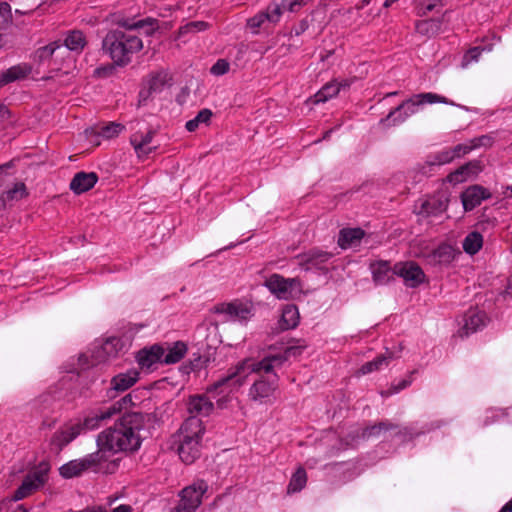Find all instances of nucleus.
<instances>
[{"instance_id": "29", "label": "nucleus", "mask_w": 512, "mask_h": 512, "mask_svg": "<svg viewBox=\"0 0 512 512\" xmlns=\"http://www.w3.org/2000/svg\"><path fill=\"white\" fill-rule=\"evenodd\" d=\"M373 280L376 284L383 285L390 281L394 272H391L389 263L386 261H377L370 266Z\"/></svg>"}, {"instance_id": "44", "label": "nucleus", "mask_w": 512, "mask_h": 512, "mask_svg": "<svg viewBox=\"0 0 512 512\" xmlns=\"http://www.w3.org/2000/svg\"><path fill=\"white\" fill-rule=\"evenodd\" d=\"M81 425H83V430H94L99 428L102 425V422L100 419H98L96 412L93 411L84 418L83 422H81Z\"/></svg>"}, {"instance_id": "46", "label": "nucleus", "mask_w": 512, "mask_h": 512, "mask_svg": "<svg viewBox=\"0 0 512 512\" xmlns=\"http://www.w3.org/2000/svg\"><path fill=\"white\" fill-rule=\"evenodd\" d=\"M468 179L469 178H468V176L465 173L463 165L461 167H459L458 169H456L455 171L451 172L447 176V181L452 183V184H459V183H462V182H464V181H466Z\"/></svg>"}, {"instance_id": "28", "label": "nucleus", "mask_w": 512, "mask_h": 512, "mask_svg": "<svg viewBox=\"0 0 512 512\" xmlns=\"http://www.w3.org/2000/svg\"><path fill=\"white\" fill-rule=\"evenodd\" d=\"M205 428L200 418L191 416L187 418L179 428V435H189L202 439Z\"/></svg>"}, {"instance_id": "40", "label": "nucleus", "mask_w": 512, "mask_h": 512, "mask_svg": "<svg viewBox=\"0 0 512 512\" xmlns=\"http://www.w3.org/2000/svg\"><path fill=\"white\" fill-rule=\"evenodd\" d=\"M212 115L213 113L210 109H202L198 112L195 118L186 122L185 127L189 132H194L199 127L200 124L208 125L210 123Z\"/></svg>"}, {"instance_id": "59", "label": "nucleus", "mask_w": 512, "mask_h": 512, "mask_svg": "<svg viewBox=\"0 0 512 512\" xmlns=\"http://www.w3.org/2000/svg\"><path fill=\"white\" fill-rule=\"evenodd\" d=\"M408 384H409V383H408L406 380H403V381L399 384V386H398V387H396V388L393 390V392H398L399 390H401V389H403V388L407 387V386H408Z\"/></svg>"}, {"instance_id": "53", "label": "nucleus", "mask_w": 512, "mask_h": 512, "mask_svg": "<svg viewBox=\"0 0 512 512\" xmlns=\"http://www.w3.org/2000/svg\"><path fill=\"white\" fill-rule=\"evenodd\" d=\"M266 20H268L267 15L265 13H260L252 18H250L247 22V25L256 32V29L259 28Z\"/></svg>"}, {"instance_id": "36", "label": "nucleus", "mask_w": 512, "mask_h": 512, "mask_svg": "<svg viewBox=\"0 0 512 512\" xmlns=\"http://www.w3.org/2000/svg\"><path fill=\"white\" fill-rule=\"evenodd\" d=\"M187 346L183 342H176L171 346L167 352L164 351L163 363L174 364L179 362L186 354Z\"/></svg>"}, {"instance_id": "52", "label": "nucleus", "mask_w": 512, "mask_h": 512, "mask_svg": "<svg viewBox=\"0 0 512 512\" xmlns=\"http://www.w3.org/2000/svg\"><path fill=\"white\" fill-rule=\"evenodd\" d=\"M230 65L224 59H219L212 67L211 73L214 75H223L229 71Z\"/></svg>"}, {"instance_id": "35", "label": "nucleus", "mask_w": 512, "mask_h": 512, "mask_svg": "<svg viewBox=\"0 0 512 512\" xmlns=\"http://www.w3.org/2000/svg\"><path fill=\"white\" fill-rule=\"evenodd\" d=\"M429 262L434 264H448L454 259V249L450 245H440L428 256Z\"/></svg>"}, {"instance_id": "22", "label": "nucleus", "mask_w": 512, "mask_h": 512, "mask_svg": "<svg viewBox=\"0 0 512 512\" xmlns=\"http://www.w3.org/2000/svg\"><path fill=\"white\" fill-rule=\"evenodd\" d=\"M126 348V343L118 337L108 338L96 352L98 361H105L109 357H115Z\"/></svg>"}, {"instance_id": "14", "label": "nucleus", "mask_w": 512, "mask_h": 512, "mask_svg": "<svg viewBox=\"0 0 512 512\" xmlns=\"http://www.w3.org/2000/svg\"><path fill=\"white\" fill-rule=\"evenodd\" d=\"M46 481V473L43 471H36L28 474L21 486L15 491L14 496L10 501H18L31 495L34 491L39 489Z\"/></svg>"}, {"instance_id": "6", "label": "nucleus", "mask_w": 512, "mask_h": 512, "mask_svg": "<svg viewBox=\"0 0 512 512\" xmlns=\"http://www.w3.org/2000/svg\"><path fill=\"white\" fill-rule=\"evenodd\" d=\"M208 484L204 480H197L185 487L180 493V501L176 507L177 512H194L202 503V496L206 493Z\"/></svg>"}, {"instance_id": "33", "label": "nucleus", "mask_w": 512, "mask_h": 512, "mask_svg": "<svg viewBox=\"0 0 512 512\" xmlns=\"http://www.w3.org/2000/svg\"><path fill=\"white\" fill-rule=\"evenodd\" d=\"M341 90V84H338L336 81H332L327 83L322 87L321 90H319L313 98H311V101L314 104L318 103H324L328 101L329 99L336 97L338 93Z\"/></svg>"}, {"instance_id": "64", "label": "nucleus", "mask_w": 512, "mask_h": 512, "mask_svg": "<svg viewBox=\"0 0 512 512\" xmlns=\"http://www.w3.org/2000/svg\"><path fill=\"white\" fill-rule=\"evenodd\" d=\"M17 512H27L23 506H19L18 509H17Z\"/></svg>"}, {"instance_id": "54", "label": "nucleus", "mask_w": 512, "mask_h": 512, "mask_svg": "<svg viewBox=\"0 0 512 512\" xmlns=\"http://www.w3.org/2000/svg\"><path fill=\"white\" fill-rule=\"evenodd\" d=\"M475 149L481 146H488L491 144V139L488 136H480L470 140Z\"/></svg>"}, {"instance_id": "4", "label": "nucleus", "mask_w": 512, "mask_h": 512, "mask_svg": "<svg viewBox=\"0 0 512 512\" xmlns=\"http://www.w3.org/2000/svg\"><path fill=\"white\" fill-rule=\"evenodd\" d=\"M446 103V99L433 93H422L416 95L414 98L403 101L399 106L390 111L386 119L382 122H388L393 118V122H403L407 117L416 113L417 106L423 103Z\"/></svg>"}, {"instance_id": "11", "label": "nucleus", "mask_w": 512, "mask_h": 512, "mask_svg": "<svg viewBox=\"0 0 512 512\" xmlns=\"http://www.w3.org/2000/svg\"><path fill=\"white\" fill-rule=\"evenodd\" d=\"M394 273L403 278L408 287L414 288L425 281L421 267L414 262L399 263L394 267Z\"/></svg>"}, {"instance_id": "60", "label": "nucleus", "mask_w": 512, "mask_h": 512, "mask_svg": "<svg viewBox=\"0 0 512 512\" xmlns=\"http://www.w3.org/2000/svg\"><path fill=\"white\" fill-rule=\"evenodd\" d=\"M397 1H398V0H385V2H384V4H383V6H384L385 8H388V7H390L393 3L397 2Z\"/></svg>"}, {"instance_id": "47", "label": "nucleus", "mask_w": 512, "mask_h": 512, "mask_svg": "<svg viewBox=\"0 0 512 512\" xmlns=\"http://www.w3.org/2000/svg\"><path fill=\"white\" fill-rule=\"evenodd\" d=\"M455 159V155L452 151V149L444 150L440 153H438L435 156L434 162H432V165H443L452 162Z\"/></svg>"}, {"instance_id": "10", "label": "nucleus", "mask_w": 512, "mask_h": 512, "mask_svg": "<svg viewBox=\"0 0 512 512\" xmlns=\"http://www.w3.org/2000/svg\"><path fill=\"white\" fill-rule=\"evenodd\" d=\"M36 58L41 64L58 65L59 62L70 59V53L59 42H52L46 46L40 47L36 51Z\"/></svg>"}, {"instance_id": "58", "label": "nucleus", "mask_w": 512, "mask_h": 512, "mask_svg": "<svg viewBox=\"0 0 512 512\" xmlns=\"http://www.w3.org/2000/svg\"><path fill=\"white\" fill-rule=\"evenodd\" d=\"M499 512H512V500L505 504Z\"/></svg>"}, {"instance_id": "7", "label": "nucleus", "mask_w": 512, "mask_h": 512, "mask_svg": "<svg viewBox=\"0 0 512 512\" xmlns=\"http://www.w3.org/2000/svg\"><path fill=\"white\" fill-rule=\"evenodd\" d=\"M278 388V378L276 374L269 377L260 376L250 387L248 397L251 401L258 404H267L274 399Z\"/></svg>"}, {"instance_id": "63", "label": "nucleus", "mask_w": 512, "mask_h": 512, "mask_svg": "<svg viewBox=\"0 0 512 512\" xmlns=\"http://www.w3.org/2000/svg\"><path fill=\"white\" fill-rule=\"evenodd\" d=\"M224 403H225V401H224V400H222V399H220V400H218V401H217V405H218L220 408H223V407H224Z\"/></svg>"}, {"instance_id": "42", "label": "nucleus", "mask_w": 512, "mask_h": 512, "mask_svg": "<svg viewBox=\"0 0 512 512\" xmlns=\"http://www.w3.org/2000/svg\"><path fill=\"white\" fill-rule=\"evenodd\" d=\"M209 23L205 22V21H192V22H189L187 24H185L184 26L180 27L179 29V34L180 35H185V34H189V33H197V32H201V31H205L209 28Z\"/></svg>"}, {"instance_id": "26", "label": "nucleus", "mask_w": 512, "mask_h": 512, "mask_svg": "<svg viewBox=\"0 0 512 512\" xmlns=\"http://www.w3.org/2000/svg\"><path fill=\"white\" fill-rule=\"evenodd\" d=\"M365 232L361 228H344L340 230L338 237V245L342 249H347L360 243Z\"/></svg>"}, {"instance_id": "15", "label": "nucleus", "mask_w": 512, "mask_h": 512, "mask_svg": "<svg viewBox=\"0 0 512 512\" xmlns=\"http://www.w3.org/2000/svg\"><path fill=\"white\" fill-rule=\"evenodd\" d=\"M170 80L169 73L164 70L151 73L146 81V87L140 92L141 101H146L151 95L161 92L170 84Z\"/></svg>"}, {"instance_id": "5", "label": "nucleus", "mask_w": 512, "mask_h": 512, "mask_svg": "<svg viewBox=\"0 0 512 512\" xmlns=\"http://www.w3.org/2000/svg\"><path fill=\"white\" fill-rule=\"evenodd\" d=\"M264 285L280 300L294 299L302 292V285L298 278H284L279 274L269 276Z\"/></svg>"}, {"instance_id": "9", "label": "nucleus", "mask_w": 512, "mask_h": 512, "mask_svg": "<svg viewBox=\"0 0 512 512\" xmlns=\"http://www.w3.org/2000/svg\"><path fill=\"white\" fill-rule=\"evenodd\" d=\"M214 311L225 315L227 320L246 321L252 316V305L241 301H233L217 305Z\"/></svg>"}, {"instance_id": "2", "label": "nucleus", "mask_w": 512, "mask_h": 512, "mask_svg": "<svg viewBox=\"0 0 512 512\" xmlns=\"http://www.w3.org/2000/svg\"><path fill=\"white\" fill-rule=\"evenodd\" d=\"M297 343V345L287 347L281 355L265 357L260 361L250 358L244 359L234 368H231L226 376L215 382L208 391L225 388L228 392H233L242 387L252 373L258 375H261V373L272 374L274 369L281 367L290 356L300 354L307 347L304 341L298 340Z\"/></svg>"}, {"instance_id": "32", "label": "nucleus", "mask_w": 512, "mask_h": 512, "mask_svg": "<svg viewBox=\"0 0 512 512\" xmlns=\"http://www.w3.org/2000/svg\"><path fill=\"white\" fill-rule=\"evenodd\" d=\"M85 46V36L78 30L71 31L65 38L63 45L67 53H69V51L80 53Z\"/></svg>"}, {"instance_id": "8", "label": "nucleus", "mask_w": 512, "mask_h": 512, "mask_svg": "<svg viewBox=\"0 0 512 512\" xmlns=\"http://www.w3.org/2000/svg\"><path fill=\"white\" fill-rule=\"evenodd\" d=\"M83 431L81 422H70L58 429L50 440V447L56 454L72 442Z\"/></svg>"}, {"instance_id": "30", "label": "nucleus", "mask_w": 512, "mask_h": 512, "mask_svg": "<svg viewBox=\"0 0 512 512\" xmlns=\"http://www.w3.org/2000/svg\"><path fill=\"white\" fill-rule=\"evenodd\" d=\"M201 444L178 442V454L180 459L186 463H193L200 456Z\"/></svg>"}, {"instance_id": "27", "label": "nucleus", "mask_w": 512, "mask_h": 512, "mask_svg": "<svg viewBox=\"0 0 512 512\" xmlns=\"http://www.w3.org/2000/svg\"><path fill=\"white\" fill-rule=\"evenodd\" d=\"M138 377V371L131 369L114 376L111 380V386L116 391H125L137 382Z\"/></svg>"}, {"instance_id": "24", "label": "nucleus", "mask_w": 512, "mask_h": 512, "mask_svg": "<svg viewBox=\"0 0 512 512\" xmlns=\"http://www.w3.org/2000/svg\"><path fill=\"white\" fill-rule=\"evenodd\" d=\"M164 349L159 345H153L149 349H142L137 354V361L141 367L150 368L157 362H163Z\"/></svg>"}, {"instance_id": "62", "label": "nucleus", "mask_w": 512, "mask_h": 512, "mask_svg": "<svg viewBox=\"0 0 512 512\" xmlns=\"http://www.w3.org/2000/svg\"><path fill=\"white\" fill-rule=\"evenodd\" d=\"M6 113L8 110L4 106H0V115L3 117Z\"/></svg>"}, {"instance_id": "38", "label": "nucleus", "mask_w": 512, "mask_h": 512, "mask_svg": "<svg viewBox=\"0 0 512 512\" xmlns=\"http://www.w3.org/2000/svg\"><path fill=\"white\" fill-rule=\"evenodd\" d=\"M307 483V474L304 468L299 467L292 475L287 487V493L292 494L302 490Z\"/></svg>"}, {"instance_id": "12", "label": "nucleus", "mask_w": 512, "mask_h": 512, "mask_svg": "<svg viewBox=\"0 0 512 512\" xmlns=\"http://www.w3.org/2000/svg\"><path fill=\"white\" fill-rule=\"evenodd\" d=\"M155 135L156 130L152 128H147L146 130H137L131 135L130 144L134 148L138 158H144L156 150L157 147L148 146L152 142Z\"/></svg>"}, {"instance_id": "25", "label": "nucleus", "mask_w": 512, "mask_h": 512, "mask_svg": "<svg viewBox=\"0 0 512 512\" xmlns=\"http://www.w3.org/2000/svg\"><path fill=\"white\" fill-rule=\"evenodd\" d=\"M31 72L27 64H19L8 68L0 74V87H3L16 80L24 79Z\"/></svg>"}, {"instance_id": "34", "label": "nucleus", "mask_w": 512, "mask_h": 512, "mask_svg": "<svg viewBox=\"0 0 512 512\" xmlns=\"http://www.w3.org/2000/svg\"><path fill=\"white\" fill-rule=\"evenodd\" d=\"M393 358V353L387 351L384 355H380L374 360L362 365V367L359 369V373L365 375L374 371H378L383 367H387Z\"/></svg>"}, {"instance_id": "1", "label": "nucleus", "mask_w": 512, "mask_h": 512, "mask_svg": "<svg viewBox=\"0 0 512 512\" xmlns=\"http://www.w3.org/2000/svg\"><path fill=\"white\" fill-rule=\"evenodd\" d=\"M146 422V415L139 412L123 415L112 427L98 434L96 452L62 465L59 469L60 475L64 478L76 477L106 461L113 454L138 450L142 442L141 432L145 429Z\"/></svg>"}, {"instance_id": "18", "label": "nucleus", "mask_w": 512, "mask_h": 512, "mask_svg": "<svg viewBox=\"0 0 512 512\" xmlns=\"http://www.w3.org/2000/svg\"><path fill=\"white\" fill-rule=\"evenodd\" d=\"M131 404L132 396L128 394L107 407H102L95 410V412L98 415V419H100V421L103 424L111 420L116 415L120 414L124 409H126Z\"/></svg>"}, {"instance_id": "51", "label": "nucleus", "mask_w": 512, "mask_h": 512, "mask_svg": "<svg viewBox=\"0 0 512 512\" xmlns=\"http://www.w3.org/2000/svg\"><path fill=\"white\" fill-rule=\"evenodd\" d=\"M464 166V170L468 178H472L477 176L482 171V166L479 161H471Z\"/></svg>"}, {"instance_id": "48", "label": "nucleus", "mask_w": 512, "mask_h": 512, "mask_svg": "<svg viewBox=\"0 0 512 512\" xmlns=\"http://www.w3.org/2000/svg\"><path fill=\"white\" fill-rule=\"evenodd\" d=\"M437 24L433 20H423L418 21L415 25V29L419 34L429 35L433 31V28L436 27Z\"/></svg>"}, {"instance_id": "43", "label": "nucleus", "mask_w": 512, "mask_h": 512, "mask_svg": "<svg viewBox=\"0 0 512 512\" xmlns=\"http://www.w3.org/2000/svg\"><path fill=\"white\" fill-rule=\"evenodd\" d=\"M12 22L11 7L7 2H0V27H6Z\"/></svg>"}, {"instance_id": "39", "label": "nucleus", "mask_w": 512, "mask_h": 512, "mask_svg": "<svg viewBox=\"0 0 512 512\" xmlns=\"http://www.w3.org/2000/svg\"><path fill=\"white\" fill-rule=\"evenodd\" d=\"M27 196L26 186L22 182L15 183L13 188L4 192L1 196V201L4 205L8 202L18 201Z\"/></svg>"}, {"instance_id": "50", "label": "nucleus", "mask_w": 512, "mask_h": 512, "mask_svg": "<svg viewBox=\"0 0 512 512\" xmlns=\"http://www.w3.org/2000/svg\"><path fill=\"white\" fill-rule=\"evenodd\" d=\"M475 149V145H472L471 141L469 140L466 143L458 144L454 148H452V151L455 155V159L459 158L461 156H464Z\"/></svg>"}, {"instance_id": "55", "label": "nucleus", "mask_w": 512, "mask_h": 512, "mask_svg": "<svg viewBox=\"0 0 512 512\" xmlns=\"http://www.w3.org/2000/svg\"><path fill=\"white\" fill-rule=\"evenodd\" d=\"M200 438H194L193 436L189 435H179L177 434V442H189V443H195V444H201Z\"/></svg>"}, {"instance_id": "49", "label": "nucleus", "mask_w": 512, "mask_h": 512, "mask_svg": "<svg viewBox=\"0 0 512 512\" xmlns=\"http://www.w3.org/2000/svg\"><path fill=\"white\" fill-rule=\"evenodd\" d=\"M282 9H284L282 6V3L281 4L274 3L270 6H268L267 11L265 13L267 15L268 20L272 21V22L278 21L281 16Z\"/></svg>"}, {"instance_id": "13", "label": "nucleus", "mask_w": 512, "mask_h": 512, "mask_svg": "<svg viewBox=\"0 0 512 512\" xmlns=\"http://www.w3.org/2000/svg\"><path fill=\"white\" fill-rule=\"evenodd\" d=\"M488 318L486 314L478 310H470L463 317V325L458 330L456 336L465 338L487 324Z\"/></svg>"}, {"instance_id": "45", "label": "nucleus", "mask_w": 512, "mask_h": 512, "mask_svg": "<svg viewBox=\"0 0 512 512\" xmlns=\"http://www.w3.org/2000/svg\"><path fill=\"white\" fill-rule=\"evenodd\" d=\"M482 52H483V49L480 47H473V48L469 49L463 56L462 67H466L472 62L478 61Z\"/></svg>"}, {"instance_id": "41", "label": "nucleus", "mask_w": 512, "mask_h": 512, "mask_svg": "<svg viewBox=\"0 0 512 512\" xmlns=\"http://www.w3.org/2000/svg\"><path fill=\"white\" fill-rule=\"evenodd\" d=\"M396 425L389 422H379L371 427H367L362 431L363 438L378 436L381 432L395 429Z\"/></svg>"}, {"instance_id": "3", "label": "nucleus", "mask_w": 512, "mask_h": 512, "mask_svg": "<svg viewBox=\"0 0 512 512\" xmlns=\"http://www.w3.org/2000/svg\"><path fill=\"white\" fill-rule=\"evenodd\" d=\"M141 29L144 30L146 35H151L158 29L156 20L151 18L139 20L127 25V31H110L103 39L102 49L109 54L115 63L119 65L127 64L130 62L132 54L143 48V42L136 34V30Z\"/></svg>"}, {"instance_id": "31", "label": "nucleus", "mask_w": 512, "mask_h": 512, "mask_svg": "<svg viewBox=\"0 0 512 512\" xmlns=\"http://www.w3.org/2000/svg\"><path fill=\"white\" fill-rule=\"evenodd\" d=\"M300 315L295 305H286L279 321L282 330L295 328L299 323Z\"/></svg>"}, {"instance_id": "56", "label": "nucleus", "mask_w": 512, "mask_h": 512, "mask_svg": "<svg viewBox=\"0 0 512 512\" xmlns=\"http://www.w3.org/2000/svg\"><path fill=\"white\" fill-rule=\"evenodd\" d=\"M437 2H434V3H428L427 5L423 6L420 11H419V15L420 16H426L429 12H431L436 6H437Z\"/></svg>"}, {"instance_id": "21", "label": "nucleus", "mask_w": 512, "mask_h": 512, "mask_svg": "<svg viewBox=\"0 0 512 512\" xmlns=\"http://www.w3.org/2000/svg\"><path fill=\"white\" fill-rule=\"evenodd\" d=\"M125 130V126L121 123L110 122L102 127L99 130L94 128L87 129L85 131L87 138L94 142V138L102 137L104 139H113L119 136Z\"/></svg>"}, {"instance_id": "17", "label": "nucleus", "mask_w": 512, "mask_h": 512, "mask_svg": "<svg viewBox=\"0 0 512 512\" xmlns=\"http://www.w3.org/2000/svg\"><path fill=\"white\" fill-rule=\"evenodd\" d=\"M490 197V193L482 186L473 185L468 187L461 195L462 204L466 211L473 210L481 202Z\"/></svg>"}, {"instance_id": "57", "label": "nucleus", "mask_w": 512, "mask_h": 512, "mask_svg": "<svg viewBox=\"0 0 512 512\" xmlns=\"http://www.w3.org/2000/svg\"><path fill=\"white\" fill-rule=\"evenodd\" d=\"M112 512H132V508L129 505H120L113 509Z\"/></svg>"}, {"instance_id": "61", "label": "nucleus", "mask_w": 512, "mask_h": 512, "mask_svg": "<svg viewBox=\"0 0 512 512\" xmlns=\"http://www.w3.org/2000/svg\"><path fill=\"white\" fill-rule=\"evenodd\" d=\"M338 84H341V88H348L350 86V82L348 80L338 82Z\"/></svg>"}, {"instance_id": "19", "label": "nucleus", "mask_w": 512, "mask_h": 512, "mask_svg": "<svg viewBox=\"0 0 512 512\" xmlns=\"http://www.w3.org/2000/svg\"><path fill=\"white\" fill-rule=\"evenodd\" d=\"M188 412L192 416H208L214 409L213 402L205 395L191 396L187 403Z\"/></svg>"}, {"instance_id": "20", "label": "nucleus", "mask_w": 512, "mask_h": 512, "mask_svg": "<svg viewBox=\"0 0 512 512\" xmlns=\"http://www.w3.org/2000/svg\"><path fill=\"white\" fill-rule=\"evenodd\" d=\"M97 181L98 176L94 172H78L70 182V189L75 194H82L93 188Z\"/></svg>"}, {"instance_id": "16", "label": "nucleus", "mask_w": 512, "mask_h": 512, "mask_svg": "<svg viewBox=\"0 0 512 512\" xmlns=\"http://www.w3.org/2000/svg\"><path fill=\"white\" fill-rule=\"evenodd\" d=\"M331 257L332 254L329 252L318 249H311L305 253L298 255L296 258L298 260V265L304 270L308 271L313 268H320Z\"/></svg>"}, {"instance_id": "37", "label": "nucleus", "mask_w": 512, "mask_h": 512, "mask_svg": "<svg viewBox=\"0 0 512 512\" xmlns=\"http://www.w3.org/2000/svg\"><path fill=\"white\" fill-rule=\"evenodd\" d=\"M462 245L466 253L474 255L482 248L483 237L478 232H471L465 237Z\"/></svg>"}, {"instance_id": "23", "label": "nucleus", "mask_w": 512, "mask_h": 512, "mask_svg": "<svg viewBox=\"0 0 512 512\" xmlns=\"http://www.w3.org/2000/svg\"><path fill=\"white\" fill-rule=\"evenodd\" d=\"M449 199L444 194L435 195L425 202L421 206V212L426 216H436L446 211L448 207Z\"/></svg>"}]
</instances>
